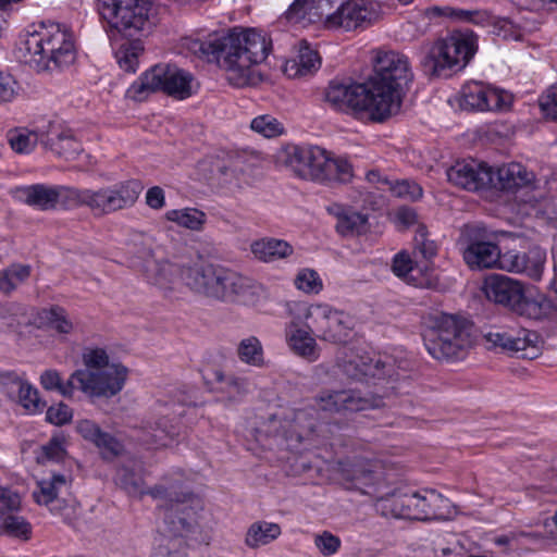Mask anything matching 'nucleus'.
<instances>
[{
  "instance_id": "42",
  "label": "nucleus",
  "mask_w": 557,
  "mask_h": 557,
  "mask_svg": "<svg viewBox=\"0 0 557 557\" xmlns=\"http://www.w3.org/2000/svg\"><path fill=\"white\" fill-rule=\"evenodd\" d=\"M46 132L32 131L25 127L10 129L7 134V140L11 149L16 153L32 152L38 143L41 144V136Z\"/></svg>"
},
{
  "instance_id": "36",
  "label": "nucleus",
  "mask_w": 557,
  "mask_h": 557,
  "mask_svg": "<svg viewBox=\"0 0 557 557\" xmlns=\"http://www.w3.org/2000/svg\"><path fill=\"white\" fill-rule=\"evenodd\" d=\"M324 3L327 4L329 0H295L285 12V17L294 24L314 23L324 15Z\"/></svg>"
},
{
  "instance_id": "11",
  "label": "nucleus",
  "mask_w": 557,
  "mask_h": 557,
  "mask_svg": "<svg viewBox=\"0 0 557 557\" xmlns=\"http://www.w3.org/2000/svg\"><path fill=\"white\" fill-rule=\"evenodd\" d=\"M97 7L111 39L117 35L136 37L149 28L151 3L148 0H97Z\"/></svg>"
},
{
  "instance_id": "3",
  "label": "nucleus",
  "mask_w": 557,
  "mask_h": 557,
  "mask_svg": "<svg viewBox=\"0 0 557 557\" xmlns=\"http://www.w3.org/2000/svg\"><path fill=\"white\" fill-rule=\"evenodd\" d=\"M383 397L363 393L357 388L322 389L313 397V405L295 411L289 429L284 437L289 449H297L298 445L317 432L319 412L346 413L375 409L383 406Z\"/></svg>"
},
{
  "instance_id": "13",
  "label": "nucleus",
  "mask_w": 557,
  "mask_h": 557,
  "mask_svg": "<svg viewBox=\"0 0 557 557\" xmlns=\"http://www.w3.org/2000/svg\"><path fill=\"white\" fill-rule=\"evenodd\" d=\"M445 499L433 490H424L399 496L379 497L376 511L384 517L429 520L437 517V509Z\"/></svg>"
},
{
  "instance_id": "51",
  "label": "nucleus",
  "mask_w": 557,
  "mask_h": 557,
  "mask_svg": "<svg viewBox=\"0 0 557 557\" xmlns=\"http://www.w3.org/2000/svg\"><path fill=\"white\" fill-rule=\"evenodd\" d=\"M250 128L265 138L281 136L285 132L284 124L271 114H262L255 117Z\"/></svg>"
},
{
  "instance_id": "52",
  "label": "nucleus",
  "mask_w": 557,
  "mask_h": 557,
  "mask_svg": "<svg viewBox=\"0 0 557 557\" xmlns=\"http://www.w3.org/2000/svg\"><path fill=\"white\" fill-rule=\"evenodd\" d=\"M295 287L305 294H319L323 289V282L319 273L305 268L298 271L294 278Z\"/></svg>"
},
{
  "instance_id": "46",
  "label": "nucleus",
  "mask_w": 557,
  "mask_h": 557,
  "mask_svg": "<svg viewBox=\"0 0 557 557\" xmlns=\"http://www.w3.org/2000/svg\"><path fill=\"white\" fill-rule=\"evenodd\" d=\"M169 221L177 223L180 226L190 231H201L207 221L203 211L196 208H185L181 210H171L166 213Z\"/></svg>"
},
{
  "instance_id": "12",
  "label": "nucleus",
  "mask_w": 557,
  "mask_h": 557,
  "mask_svg": "<svg viewBox=\"0 0 557 557\" xmlns=\"http://www.w3.org/2000/svg\"><path fill=\"white\" fill-rule=\"evenodd\" d=\"M473 33H454L438 39L425 55L422 64L431 75L448 76L446 71L462 70L476 52Z\"/></svg>"
},
{
  "instance_id": "26",
  "label": "nucleus",
  "mask_w": 557,
  "mask_h": 557,
  "mask_svg": "<svg viewBox=\"0 0 557 557\" xmlns=\"http://www.w3.org/2000/svg\"><path fill=\"white\" fill-rule=\"evenodd\" d=\"M75 429L85 441L96 445L106 459H113L120 456L124 450L123 444L116 437L102 431L92 420H79L76 422Z\"/></svg>"
},
{
  "instance_id": "58",
  "label": "nucleus",
  "mask_w": 557,
  "mask_h": 557,
  "mask_svg": "<svg viewBox=\"0 0 557 557\" xmlns=\"http://www.w3.org/2000/svg\"><path fill=\"white\" fill-rule=\"evenodd\" d=\"M20 89V84L11 74L0 71V104L12 102Z\"/></svg>"
},
{
  "instance_id": "37",
  "label": "nucleus",
  "mask_w": 557,
  "mask_h": 557,
  "mask_svg": "<svg viewBox=\"0 0 557 557\" xmlns=\"http://www.w3.org/2000/svg\"><path fill=\"white\" fill-rule=\"evenodd\" d=\"M392 271L393 273L405 281L407 284H410L416 287H431L432 282L429 277H417L414 273H419L416 262L411 259L410 255L406 251H400L396 253L393 258L392 262Z\"/></svg>"
},
{
  "instance_id": "45",
  "label": "nucleus",
  "mask_w": 557,
  "mask_h": 557,
  "mask_svg": "<svg viewBox=\"0 0 557 557\" xmlns=\"http://www.w3.org/2000/svg\"><path fill=\"white\" fill-rule=\"evenodd\" d=\"M237 356L239 360L252 367L264 366V351L260 339L256 336H249L239 342L237 346Z\"/></svg>"
},
{
  "instance_id": "10",
  "label": "nucleus",
  "mask_w": 557,
  "mask_h": 557,
  "mask_svg": "<svg viewBox=\"0 0 557 557\" xmlns=\"http://www.w3.org/2000/svg\"><path fill=\"white\" fill-rule=\"evenodd\" d=\"M193 75L176 65L160 63L143 73L127 89V97L144 101L152 92L162 91L184 100L193 95Z\"/></svg>"
},
{
  "instance_id": "1",
  "label": "nucleus",
  "mask_w": 557,
  "mask_h": 557,
  "mask_svg": "<svg viewBox=\"0 0 557 557\" xmlns=\"http://www.w3.org/2000/svg\"><path fill=\"white\" fill-rule=\"evenodd\" d=\"M187 48L198 58L215 62L226 72L231 85L245 87L255 84L256 66L271 52L272 40L261 29L234 27L206 40L191 39Z\"/></svg>"
},
{
  "instance_id": "23",
  "label": "nucleus",
  "mask_w": 557,
  "mask_h": 557,
  "mask_svg": "<svg viewBox=\"0 0 557 557\" xmlns=\"http://www.w3.org/2000/svg\"><path fill=\"white\" fill-rule=\"evenodd\" d=\"M448 181L467 190H479L493 185L494 172L475 160L457 161L447 172Z\"/></svg>"
},
{
  "instance_id": "27",
  "label": "nucleus",
  "mask_w": 557,
  "mask_h": 557,
  "mask_svg": "<svg viewBox=\"0 0 557 557\" xmlns=\"http://www.w3.org/2000/svg\"><path fill=\"white\" fill-rule=\"evenodd\" d=\"M41 145L66 160H74L83 150L71 129H63L54 124H50L45 136H41Z\"/></svg>"
},
{
  "instance_id": "4",
  "label": "nucleus",
  "mask_w": 557,
  "mask_h": 557,
  "mask_svg": "<svg viewBox=\"0 0 557 557\" xmlns=\"http://www.w3.org/2000/svg\"><path fill=\"white\" fill-rule=\"evenodd\" d=\"M371 54L373 73L366 84L375 101L376 122H384L400 111L405 88L413 74L408 57L401 52L375 49Z\"/></svg>"
},
{
  "instance_id": "20",
  "label": "nucleus",
  "mask_w": 557,
  "mask_h": 557,
  "mask_svg": "<svg viewBox=\"0 0 557 557\" xmlns=\"http://www.w3.org/2000/svg\"><path fill=\"white\" fill-rule=\"evenodd\" d=\"M325 99L336 110L367 111L371 120L376 122L374 114L375 101L366 83L343 84L331 82L325 92Z\"/></svg>"
},
{
  "instance_id": "19",
  "label": "nucleus",
  "mask_w": 557,
  "mask_h": 557,
  "mask_svg": "<svg viewBox=\"0 0 557 557\" xmlns=\"http://www.w3.org/2000/svg\"><path fill=\"white\" fill-rule=\"evenodd\" d=\"M376 17L377 12L369 0H347L336 11L325 15L324 26L327 29L351 32L364 29Z\"/></svg>"
},
{
  "instance_id": "31",
  "label": "nucleus",
  "mask_w": 557,
  "mask_h": 557,
  "mask_svg": "<svg viewBox=\"0 0 557 557\" xmlns=\"http://www.w3.org/2000/svg\"><path fill=\"white\" fill-rule=\"evenodd\" d=\"M320 65L321 59L318 51L304 40L299 44L297 55L285 62L284 73L290 78L302 77L318 71Z\"/></svg>"
},
{
  "instance_id": "44",
  "label": "nucleus",
  "mask_w": 557,
  "mask_h": 557,
  "mask_svg": "<svg viewBox=\"0 0 557 557\" xmlns=\"http://www.w3.org/2000/svg\"><path fill=\"white\" fill-rule=\"evenodd\" d=\"M438 15L448 16L458 22L472 23L484 26L492 21V14L486 10H463L450 7L432 9Z\"/></svg>"
},
{
  "instance_id": "62",
  "label": "nucleus",
  "mask_w": 557,
  "mask_h": 557,
  "mask_svg": "<svg viewBox=\"0 0 557 557\" xmlns=\"http://www.w3.org/2000/svg\"><path fill=\"white\" fill-rule=\"evenodd\" d=\"M21 507V496L15 491L0 486V512L17 511Z\"/></svg>"
},
{
  "instance_id": "9",
  "label": "nucleus",
  "mask_w": 557,
  "mask_h": 557,
  "mask_svg": "<svg viewBox=\"0 0 557 557\" xmlns=\"http://www.w3.org/2000/svg\"><path fill=\"white\" fill-rule=\"evenodd\" d=\"M423 341L429 354L437 360L462 358L473 346L471 323L458 315L437 312L430 317Z\"/></svg>"
},
{
  "instance_id": "35",
  "label": "nucleus",
  "mask_w": 557,
  "mask_h": 557,
  "mask_svg": "<svg viewBox=\"0 0 557 557\" xmlns=\"http://www.w3.org/2000/svg\"><path fill=\"white\" fill-rule=\"evenodd\" d=\"M253 256L263 262H274L293 255L294 248L286 240L264 237L250 245Z\"/></svg>"
},
{
  "instance_id": "14",
  "label": "nucleus",
  "mask_w": 557,
  "mask_h": 557,
  "mask_svg": "<svg viewBox=\"0 0 557 557\" xmlns=\"http://www.w3.org/2000/svg\"><path fill=\"white\" fill-rule=\"evenodd\" d=\"M488 349L509 352L519 358L533 360L541 354L540 337L536 332L519 330H494L484 335Z\"/></svg>"
},
{
  "instance_id": "30",
  "label": "nucleus",
  "mask_w": 557,
  "mask_h": 557,
  "mask_svg": "<svg viewBox=\"0 0 557 557\" xmlns=\"http://www.w3.org/2000/svg\"><path fill=\"white\" fill-rule=\"evenodd\" d=\"M329 212L337 219L335 228L342 236H359L367 233L369 230V220L367 214L343 208L339 205L330 207Z\"/></svg>"
},
{
  "instance_id": "25",
  "label": "nucleus",
  "mask_w": 557,
  "mask_h": 557,
  "mask_svg": "<svg viewBox=\"0 0 557 557\" xmlns=\"http://www.w3.org/2000/svg\"><path fill=\"white\" fill-rule=\"evenodd\" d=\"M484 293L488 300L513 311L522 299L524 289L519 281L506 275L493 274L485 280Z\"/></svg>"
},
{
  "instance_id": "24",
  "label": "nucleus",
  "mask_w": 557,
  "mask_h": 557,
  "mask_svg": "<svg viewBox=\"0 0 557 557\" xmlns=\"http://www.w3.org/2000/svg\"><path fill=\"white\" fill-rule=\"evenodd\" d=\"M220 265L199 257L197 260L183 265L180 270V276L184 285L193 293L210 298Z\"/></svg>"
},
{
  "instance_id": "64",
  "label": "nucleus",
  "mask_w": 557,
  "mask_h": 557,
  "mask_svg": "<svg viewBox=\"0 0 557 557\" xmlns=\"http://www.w3.org/2000/svg\"><path fill=\"white\" fill-rule=\"evenodd\" d=\"M65 454V449L61 440L53 437L47 445L42 447V455L45 459L50 461H60Z\"/></svg>"
},
{
  "instance_id": "38",
  "label": "nucleus",
  "mask_w": 557,
  "mask_h": 557,
  "mask_svg": "<svg viewBox=\"0 0 557 557\" xmlns=\"http://www.w3.org/2000/svg\"><path fill=\"white\" fill-rule=\"evenodd\" d=\"M321 306V302L308 305L302 301H286L284 308L287 317L290 318V322L286 325L285 332L293 329H301V324L311 331L314 323V314L320 310Z\"/></svg>"
},
{
  "instance_id": "29",
  "label": "nucleus",
  "mask_w": 557,
  "mask_h": 557,
  "mask_svg": "<svg viewBox=\"0 0 557 557\" xmlns=\"http://www.w3.org/2000/svg\"><path fill=\"white\" fill-rule=\"evenodd\" d=\"M15 199L42 211L55 209V185L33 184L13 190Z\"/></svg>"
},
{
  "instance_id": "34",
  "label": "nucleus",
  "mask_w": 557,
  "mask_h": 557,
  "mask_svg": "<svg viewBox=\"0 0 557 557\" xmlns=\"http://www.w3.org/2000/svg\"><path fill=\"white\" fill-rule=\"evenodd\" d=\"M315 332L309 329H293L286 331L285 336L290 349L299 357L313 362L320 357V347L313 337Z\"/></svg>"
},
{
  "instance_id": "43",
  "label": "nucleus",
  "mask_w": 557,
  "mask_h": 557,
  "mask_svg": "<svg viewBox=\"0 0 557 557\" xmlns=\"http://www.w3.org/2000/svg\"><path fill=\"white\" fill-rule=\"evenodd\" d=\"M32 268L27 264L14 263L0 271V292L11 294L28 280Z\"/></svg>"
},
{
  "instance_id": "48",
  "label": "nucleus",
  "mask_w": 557,
  "mask_h": 557,
  "mask_svg": "<svg viewBox=\"0 0 557 557\" xmlns=\"http://www.w3.org/2000/svg\"><path fill=\"white\" fill-rule=\"evenodd\" d=\"M39 317L47 327L59 334H70L74 329L73 322L69 319L65 309L62 307L53 306L49 309H44Z\"/></svg>"
},
{
  "instance_id": "50",
  "label": "nucleus",
  "mask_w": 557,
  "mask_h": 557,
  "mask_svg": "<svg viewBox=\"0 0 557 557\" xmlns=\"http://www.w3.org/2000/svg\"><path fill=\"white\" fill-rule=\"evenodd\" d=\"M144 48L137 40L122 45L115 52V58L121 69L126 72H135L138 66V57Z\"/></svg>"
},
{
  "instance_id": "28",
  "label": "nucleus",
  "mask_w": 557,
  "mask_h": 557,
  "mask_svg": "<svg viewBox=\"0 0 557 557\" xmlns=\"http://www.w3.org/2000/svg\"><path fill=\"white\" fill-rule=\"evenodd\" d=\"M216 392L224 394L230 401L236 403L249 392L250 383L246 377L226 374L219 368H211L203 374Z\"/></svg>"
},
{
  "instance_id": "55",
  "label": "nucleus",
  "mask_w": 557,
  "mask_h": 557,
  "mask_svg": "<svg viewBox=\"0 0 557 557\" xmlns=\"http://www.w3.org/2000/svg\"><path fill=\"white\" fill-rule=\"evenodd\" d=\"M485 25L493 26V33L506 40H520L522 38L521 28L508 18L495 17Z\"/></svg>"
},
{
  "instance_id": "32",
  "label": "nucleus",
  "mask_w": 557,
  "mask_h": 557,
  "mask_svg": "<svg viewBox=\"0 0 557 557\" xmlns=\"http://www.w3.org/2000/svg\"><path fill=\"white\" fill-rule=\"evenodd\" d=\"M535 180L533 172L521 163H509L497 170V187L506 191H515L531 185Z\"/></svg>"
},
{
  "instance_id": "63",
  "label": "nucleus",
  "mask_w": 557,
  "mask_h": 557,
  "mask_svg": "<svg viewBox=\"0 0 557 557\" xmlns=\"http://www.w3.org/2000/svg\"><path fill=\"white\" fill-rule=\"evenodd\" d=\"M540 108L547 119L557 122V87L550 88L540 99Z\"/></svg>"
},
{
  "instance_id": "47",
  "label": "nucleus",
  "mask_w": 557,
  "mask_h": 557,
  "mask_svg": "<svg viewBox=\"0 0 557 557\" xmlns=\"http://www.w3.org/2000/svg\"><path fill=\"white\" fill-rule=\"evenodd\" d=\"M177 272L176 265L169 261L151 260L146 264L147 280L161 288H168L172 276Z\"/></svg>"
},
{
  "instance_id": "56",
  "label": "nucleus",
  "mask_w": 557,
  "mask_h": 557,
  "mask_svg": "<svg viewBox=\"0 0 557 557\" xmlns=\"http://www.w3.org/2000/svg\"><path fill=\"white\" fill-rule=\"evenodd\" d=\"M389 189L394 196L410 201H416L420 199L423 194L422 188L419 184L408 180L397 181L391 184Z\"/></svg>"
},
{
  "instance_id": "18",
  "label": "nucleus",
  "mask_w": 557,
  "mask_h": 557,
  "mask_svg": "<svg viewBox=\"0 0 557 557\" xmlns=\"http://www.w3.org/2000/svg\"><path fill=\"white\" fill-rule=\"evenodd\" d=\"M339 465L344 480L363 494L376 496L379 486L384 482L383 468L379 460L354 456Z\"/></svg>"
},
{
  "instance_id": "61",
  "label": "nucleus",
  "mask_w": 557,
  "mask_h": 557,
  "mask_svg": "<svg viewBox=\"0 0 557 557\" xmlns=\"http://www.w3.org/2000/svg\"><path fill=\"white\" fill-rule=\"evenodd\" d=\"M72 417V409L63 403L49 407L46 412V420L54 425L69 423Z\"/></svg>"
},
{
  "instance_id": "41",
  "label": "nucleus",
  "mask_w": 557,
  "mask_h": 557,
  "mask_svg": "<svg viewBox=\"0 0 557 557\" xmlns=\"http://www.w3.org/2000/svg\"><path fill=\"white\" fill-rule=\"evenodd\" d=\"M281 535V527L268 521L253 522L247 530L245 544L249 548H258L276 540Z\"/></svg>"
},
{
  "instance_id": "5",
  "label": "nucleus",
  "mask_w": 557,
  "mask_h": 557,
  "mask_svg": "<svg viewBox=\"0 0 557 557\" xmlns=\"http://www.w3.org/2000/svg\"><path fill=\"white\" fill-rule=\"evenodd\" d=\"M276 159L297 177L319 184L348 183L354 176L352 165L346 158L319 146L286 145Z\"/></svg>"
},
{
  "instance_id": "40",
  "label": "nucleus",
  "mask_w": 557,
  "mask_h": 557,
  "mask_svg": "<svg viewBox=\"0 0 557 557\" xmlns=\"http://www.w3.org/2000/svg\"><path fill=\"white\" fill-rule=\"evenodd\" d=\"M144 429L148 436L146 442L158 446H168L180 435L178 425L172 423L166 417H161L153 422L147 421Z\"/></svg>"
},
{
  "instance_id": "15",
  "label": "nucleus",
  "mask_w": 557,
  "mask_h": 557,
  "mask_svg": "<svg viewBox=\"0 0 557 557\" xmlns=\"http://www.w3.org/2000/svg\"><path fill=\"white\" fill-rule=\"evenodd\" d=\"M462 257L471 270L494 269L499 261L500 249L487 238L485 227L467 226L463 234Z\"/></svg>"
},
{
  "instance_id": "57",
  "label": "nucleus",
  "mask_w": 557,
  "mask_h": 557,
  "mask_svg": "<svg viewBox=\"0 0 557 557\" xmlns=\"http://www.w3.org/2000/svg\"><path fill=\"white\" fill-rule=\"evenodd\" d=\"M414 253L420 255L423 259L430 260L437 253V245L428 237L426 231L420 226L414 236Z\"/></svg>"
},
{
  "instance_id": "59",
  "label": "nucleus",
  "mask_w": 557,
  "mask_h": 557,
  "mask_svg": "<svg viewBox=\"0 0 557 557\" xmlns=\"http://www.w3.org/2000/svg\"><path fill=\"white\" fill-rule=\"evenodd\" d=\"M348 363L354 367L361 375L364 376H372L381 379L384 375L387 374V371L385 370V364H381L380 360H377L375 363L370 360V362H367L363 360V358H360V362L357 360H349Z\"/></svg>"
},
{
  "instance_id": "21",
  "label": "nucleus",
  "mask_w": 557,
  "mask_h": 557,
  "mask_svg": "<svg viewBox=\"0 0 557 557\" xmlns=\"http://www.w3.org/2000/svg\"><path fill=\"white\" fill-rule=\"evenodd\" d=\"M352 330L350 318L343 311H338L327 304H322L314 314V323L311 327L318 338L332 344L345 343Z\"/></svg>"
},
{
  "instance_id": "22",
  "label": "nucleus",
  "mask_w": 557,
  "mask_h": 557,
  "mask_svg": "<svg viewBox=\"0 0 557 557\" xmlns=\"http://www.w3.org/2000/svg\"><path fill=\"white\" fill-rule=\"evenodd\" d=\"M545 262V250L534 247L525 253L516 250L499 252V261H497L496 268L507 272L525 274L533 281H541Z\"/></svg>"
},
{
  "instance_id": "60",
  "label": "nucleus",
  "mask_w": 557,
  "mask_h": 557,
  "mask_svg": "<svg viewBox=\"0 0 557 557\" xmlns=\"http://www.w3.org/2000/svg\"><path fill=\"white\" fill-rule=\"evenodd\" d=\"M314 544L324 556H331L339 549L341 540L331 532L324 531L315 536Z\"/></svg>"
},
{
  "instance_id": "17",
  "label": "nucleus",
  "mask_w": 557,
  "mask_h": 557,
  "mask_svg": "<svg viewBox=\"0 0 557 557\" xmlns=\"http://www.w3.org/2000/svg\"><path fill=\"white\" fill-rule=\"evenodd\" d=\"M457 100L466 111H500L509 108L512 97L505 90L473 81L462 85Z\"/></svg>"
},
{
  "instance_id": "16",
  "label": "nucleus",
  "mask_w": 557,
  "mask_h": 557,
  "mask_svg": "<svg viewBox=\"0 0 557 557\" xmlns=\"http://www.w3.org/2000/svg\"><path fill=\"white\" fill-rule=\"evenodd\" d=\"M257 294L258 286L253 280L221 264L210 299L230 304H248L255 300Z\"/></svg>"
},
{
  "instance_id": "6",
  "label": "nucleus",
  "mask_w": 557,
  "mask_h": 557,
  "mask_svg": "<svg viewBox=\"0 0 557 557\" xmlns=\"http://www.w3.org/2000/svg\"><path fill=\"white\" fill-rule=\"evenodd\" d=\"M141 190L143 186L136 180L121 182L98 190L55 185V209L86 206L95 215H107L132 207Z\"/></svg>"
},
{
  "instance_id": "54",
  "label": "nucleus",
  "mask_w": 557,
  "mask_h": 557,
  "mask_svg": "<svg viewBox=\"0 0 557 557\" xmlns=\"http://www.w3.org/2000/svg\"><path fill=\"white\" fill-rule=\"evenodd\" d=\"M2 530L4 534L24 541L29 540L32 535L30 523L24 517L15 515H9L3 519Z\"/></svg>"
},
{
  "instance_id": "39",
  "label": "nucleus",
  "mask_w": 557,
  "mask_h": 557,
  "mask_svg": "<svg viewBox=\"0 0 557 557\" xmlns=\"http://www.w3.org/2000/svg\"><path fill=\"white\" fill-rule=\"evenodd\" d=\"M7 377L10 380L11 387L9 391L10 396H15L18 404L24 407L28 412L35 413L41 410L38 392L30 384L20 379L14 373H8Z\"/></svg>"
},
{
  "instance_id": "2",
  "label": "nucleus",
  "mask_w": 557,
  "mask_h": 557,
  "mask_svg": "<svg viewBox=\"0 0 557 557\" xmlns=\"http://www.w3.org/2000/svg\"><path fill=\"white\" fill-rule=\"evenodd\" d=\"M119 481L129 495H150L159 502L158 508L164 511V521L173 536H188L194 531L200 500L184 487L182 479L164 476L153 487L145 488L143 476L124 468L119 474Z\"/></svg>"
},
{
  "instance_id": "33",
  "label": "nucleus",
  "mask_w": 557,
  "mask_h": 557,
  "mask_svg": "<svg viewBox=\"0 0 557 557\" xmlns=\"http://www.w3.org/2000/svg\"><path fill=\"white\" fill-rule=\"evenodd\" d=\"M38 490L33 492V497L38 505L49 506L50 511L53 513L63 515V509L66 507L61 506L58 499V494L61 487L66 486V478L63 474H54L49 480H41L38 482Z\"/></svg>"
},
{
  "instance_id": "53",
  "label": "nucleus",
  "mask_w": 557,
  "mask_h": 557,
  "mask_svg": "<svg viewBox=\"0 0 557 557\" xmlns=\"http://www.w3.org/2000/svg\"><path fill=\"white\" fill-rule=\"evenodd\" d=\"M515 313L532 320H542L548 313V305L534 298H528L524 294L518 306L513 310Z\"/></svg>"
},
{
  "instance_id": "49",
  "label": "nucleus",
  "mask_w": 557,
  "mask_h": 557,
  "mask_svg": "<svg viewBox=\"0 0 557 557\" xmlns=\"http://www.w3.org/2000/svg\"><path fill=\"white\" fill-rule=\"evenodd\" d=\"M84 370L90 372H106L111 367H124L121 363H109V356L103 348H85L82 355Z\"/></svg>"
},
{
  "instance_id": "7",
  "label": "nucleus",
  "mask_w": 557,
  "mask_h": 557,
  "mask_svg": "<svg viewBox=\"0 0 557 557\" xmlns=\"http://www.w3.org/2000/svg\"><path fill=\"white\" fill-rule=\"evenodd\" d=\"M24 49L29 57L26 62L37 71L62 69L76 59L73 34L65 25L54 22L40 23L27 35Z\"/></svg>"
},
{
  "instance_id": "8",
  "label": "nucleus",
  "mask_w": 557,
  "mask_h": 557,
  "mask_svg": "<svg viewBox=\"0 0 557 557\" xmlns=\"http://www.w3.org/2000/svg\"><path fill=\"white\" fill-rule=\"evenodd\" d=\"M127 374L126 367H111L106 372L75 370L63 382L57 370L49 369L41 373L40 384L46 391L57 392L66 398H72L76 389L90 398H111L123 389Z\"/></svg>"
}]
</instances>
